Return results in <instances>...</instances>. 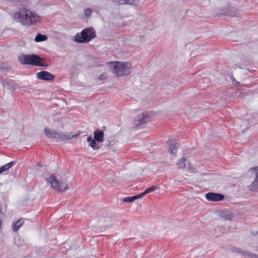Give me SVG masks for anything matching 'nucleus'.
<instances>
[{
  "instance_id": "a878e982",
  "label": "nucleus",
  "mask_w": 258,
  "mask_h": 258,
  "mask_svg": "<svg viewBox=\"0 0 258 258\" xmlns=\"http://www.w3.org/2000/svg\"><path fill=\"white\" fill-rule=\"evenodd\" d=\"M113 3L118 6L123 5V0H111Z\"/></svg>"
},
{
  "instance_id": "9d476101",
  "label": "nucleus",
  "mask_w": 258,
  "mask_h": 258,
  "mask_svg": "<svg viewBox=\"0 0 258 258\" xmlns=\"http://www.w3.org/2000/svg\"><path fill=\"white\" fill-rule=\"evenodd\" d=\"M37 78L40 80L50 81L54 79V76L46 71H41L36 75Z\"/></svg>"
},
{
  "instance_id": "f03ea898",
  "label": "nucleus",
  "mask_w": 258,
  "mask_h": 258,
  "mask_svg": "<svg viewBox=\"0 0 258 258\" xmlns=\"http://www.w3.org/2000/svg\"><path fill=\"white\" fill-rule=\"evenodd\" d=\"M112 73L116 76H127L132 72L131 64L127 62H114L110 63Z\"/></svg>"
},
{
  "instance_id": "b1692460",
  "label": "nucleus",
  "mask_w": 258,
  "mask_h": 258,
  "mask_svg": "<svg viewBox=\"0 0 258 258\" xmlns=\"http://www.w3.org/2000/svg\"><path fill=\"white\" fill-rule=\"evenodd\" d=\"M156 189V187L154 186H152L148 188H147L144 192L140 193L142 197L145 196V195L151 192L152 191H154Z\"/></svg>"
},
{
  "instance_id": "9b49d317",
  "label": "nucleus",
  "mask_w": 258,
  "mask_h": 258,
  "mask_svg": "<svg viewBox=\"0 0 258 258\" xmlns=\"http://www.w3.org/2000/svg\"><path fill=\"white\" fill-rule=\"evenodd\" d=\"M101 221L103 223L104 225L103 226L105 228L115 225L116 223V220L111 217L103 218L101 219Z\"/></svg>"
},
{
  "instance_id": "a211bd4d",
  "label": "nucleus",
  "mask_w": 258,
  "mask_h": 258,
  "mask_svg": "<svg viewBox=\"0 0 258 258\" xmlns=\"http://www.w3.org/2000/svg\"><path fill=\"white\" fill-rule=\"evenodd\" d=\"M141 198H142V196L141 195V194H139V195L131 197H126L124 198L123 201L126 203H131L134 202L135 200L140 199Z\"/></svg>"
},
{
  "instance_id": "6e6552de",
  "label": "nucleus",
  "mask_w": 258,
  "mask_h": 258,
  "mask_svg": "<svg viewBox=\"0 0 258 258\" xmlns=\"http://www.w3.org/2000/svg\"><path fill=\"white\" fill-rule=\"evenodd\" d=\"M250 171L255 176L254 180L249 186V189L251 191L258 190V166L250 169Z\"/></svg>"
},
{
  "instance_id": "0eeeda50",
  "label": "nucleus",
  "mask_w": 258,
  "mask_h": 258,
  "mask_svg": "<svg viewBox=\"0 0 258 258\" xmlns=\"http://www.w3.org/2000/svg\"><path fill=\"white\" fill-rule=\"evenodd\" d=\"M150 120V115L147 112H143L138 115L134 121L135 127H141L144 124L148 122Z\"/></svg>"
},
{
  "instance_id": "423d86ee",
  "label": "nucleus",
  "mask_w": 258,
  "mask_h": 258,
  "mask_svg": "<svg viewBox=\"0 0 258 258\" xmlns=\"http://www.w3.org/2000/svg\"><path fill=\"white\" fill-rule=\"evenodd\" d=\"M45 180L51 184V186L53 188L57 191H62L69 188V185L67 184L58 180L57 177L54 175H51L49 177L46 178Z\"/></svg>"
},
{
  "instance_id": "bb28decb",
  "label": "nucleus",
  "mask_w": 258,
  "mask_h": 258,
  "mask_svg": "<svg viewBox=\"0 0 258 258\" xmlns=\"http://www.w3.org/2000/svg\"><path fill=\"white\" fill-rule=\"evenodd\" d=\"M107 78V75L106 73H103L99 76V80L101 81H104L106 80Z\"/></svg>"
},
{
  "instance_id": "6ab92c4d",
  "label": "nucleus",
  "mask_w": 258,
  "mask_h": 258,
  "mask_svg": "<svg viewBox=\"0 0 258 258\" xmlns=\"http://www.w3.org/2000/svg\"><path fill=\"white\" fill-rule=\"evenodd\" d=\"M2 83L4 86L7 85L11 90H14L15 89V85L12 81H7L6 80H2Z\"/></svg>"
},
{
  "instance_id": "dca6fc26",
  "label": "nucleus",
  "mask_w": 258,
  "mask_h": 258,
  "mask_svg": "<svg viewBox=\"0 0 258 258\" xmlns=\"http://www.w3.org/2000/svg\"><path fill=\"white\" fill-rule=\"evenodd\" d=\"M186 159L185 157H182V158L178 160L176 165L177 167L179 169H183L185 168Z\"/></svg>"
},
{
  "instance_id": "7ed1b4c3",
  "label": "nucleus",
  "mask_w": 258,
  "mask_h": 258,
  "mask_svg": "<svg viewBox=\"0 0 258 258\" xmlns=\"http://www.w3.org/2000/svg\"><path fill=\"white\" fill-rule=\"evenodd\" d=\"M18 60L22 64H31L36 66L46 67L44 59L36 54H23L19 56Z\"/></svg>"
},
{
  "instance_id": "f8f14e48",
  "label": "nucleus",
  "mask_w": 258,
  "mask_h": 258,
  "mask_svg": "<svg viewBox=\"0 0 258 258\" xmlns=\"http://www.w3.org/2000/svg\"><path fill=\"white\" fill-rule=\"evenodd\" d=\"M220 216L225 220H231L234 217L233 214L228 211H223L220 212Z\"/></svg>"
},
{
  "instance_id": "4468645a",
  "label": "nucleus",
  "mask_w": 258,
  "mask_h": 258,
  "mask_svg": "<svg viewBox=\"0 0 258 258\" xmlns=\"http://www.w3.org/2000/svg\"><path fill=\"white\" fill-rule=\"evenodd\" d=\"M87 141L89 145L91 147L93 150H98L100 147L97 144L96 140H93L91 137H89L87 139Z\"/></svg>"
},
{
  "instance_id": "5701e85b",
  "label": "nucleus",
  "mask_w": 258,
  "mask_h": 258,
  "mask_svg": "<svg viewBox=\"0 0 258 258\" xmlns=\"http://www.w3.org/2000/svg\"><path fill=\"white\" fill-rule=\"evenodd\" d=\"M229 251H231V252H233L239 253H240V254H241L242 255H243L244 254H246L247 253V252L243 251L242 249H239V248H237V247H231V248H229Z\"/></svg>"
},
{
  "instance_id": "f257e3e1",
  "label": "nucleus",
  "mask_w": 258,
  "mask_h": 258,
  "mask_svg": "<svg viewBox=\"0 0 258 258\" xmlns=\"http://www.w3.org/2000/svg\"><path fill=\"white\" fill-rule=\"evenodd\" d=\"M15 18L23 25L31 26L35 25L39 21V16L32 12L26 5H22L19 11L15 14Z\"/></svg>"
},
{
  "instance_id": "1a4fd4ad",
  "label": "nucleus",
  "mask_w": 258,
  "mask_h": 258,
  "mask_svg": "<svg viewBox=\"0 0 258 258\" xmlns=\"http://www.w3.org/2000/svg\"><path fill=\"white\" fill-rule=\"evenodd\" d=\"M206 198L210 202H218L223 200L224 197L221 194L208 192L206 195Z\"/></svg>"
},
{
  "instance_id": "2f4dec72",
  "label": "nucleus",
  "mask_w": 258,
  "mask_h": 258,
  "mask_svg": "<svg viewBox=\"0 0 258 258\" xmlns=\"http://www.w3.org/2000/svg\"><path fill=\"white\" fill-rule=\"evenodd\" d=\"M37 165L40 166V167H42V165L41 164H40V163H37Z\"/></svg>"
},
{
  "instance_id": "f3484780",
  "label": "nucleus",
  "mask_w": 258,
  "mask_h": 258,
  "mask_svg": "<svg viewBox=\"0 0 258 258\" xmlns=\"http://www.w3.org/2000/svg\"><path fill=\"white\" fill-rule=\"evenodd\" d=\"M179 147L178 143L170 144L169 146V151L171 154L175 155L177 150Z\"/></svg>"
},
{
  "instance_id": "4be33fe9",
  "label": "nucleus",
  "mask_w": 258,
  "mask_h": 258,
  "mask_svg": "<svg viewBox=\"0 0 258 258\" xmlns=\"http://www.w3.org/2000/svg\"><path fill=\"white\" fill-rule=\"evenodd\" d=\"M15 164H16V162L12 161L3 166H2V169H3L4 171H7L10 168H11L12 166H13Z\"/></svg>"
},
{
  "instance_id": "20e7f679",
  "label": "nucleus",
  "mask_w": 258,
  "mask_h": 258,
  "mask_svg": "<svg viewBox=\"0 0 258 258\" xmlns=\"http://www.w3.org/2000/svg\"><path fill=\"white\" fill-rule=\"evenodd\" d=\"M96 36L95 31L93 28H87L83 30L81 33H78L74 37V41L80 43L89 42Z\"/></svg>"
},
{
  "instance_id": "2eb2a0df",
  "label": "nucleus",
  "mask_w": 258,
  "mask_h": 258,
  "mask_svg": "<svg viewBox=\"0 0 258 258\" xmlns=\"http://www.w3.org/2000/svg\"><path fill=\"white\" fill-rule=\"evenodd\" d=\"M24 220L20 218L12 224V228L14 231H17L21 226L24 224Z\"/></svg>"
},
{
  "instance_id": "c756f323",
  "label": "nucleus",
  "mask_w": 258,
  "mask_h": 258,
  "mask_svg": "<svg viewBox=\"0 0 258 258\" xmlns=\"http://www.w3.org/2000/svg\"><path fill=\"white\" fill-rule=\"evenodd\" d=\"M2 167H0V173L4 172L3 169H2Z\"/></svg>"
},
{
  "instance_id": "ddd939ff",
  "label": "nucleus",
  "mask_w": 258,
  "mask_h": 258,
  "mask_svg": "<svg viewBox=\"0 0 258 258\" xmlns=\"http://www.w3.org/2000/svg\"><path fill=\"white\" fill-rule=\"evenodd\" d=\"M94 139L99 142H102L104 139V133L100 130H96L94 132Z\"/></svg>"
},
{
  "instance_id": "cd10ccee",
  "label": "nucleus",
  "mask_w": 258,
  "mask_h": 258,
  "mask_svg": "<svg viewBox=\"0 0 258 258\" xmlns=\"http://www.w3.org/2000/svg\"><path fill=\"white\" fill-rule=\"evenodd\" d=\"M246 254L249 258H258V255L253 253L247 252Z\"/></svg>"
},
{
  "instance_id": "39448f33",
  "label": "nucleus",
  "mask_w": 258,
  "mask_h": 258,
  "mask_svg": "<svg viewBox=\"0 0 258 258\" xmlns=\"http://www.w3.org/2000/svg\"><path fill=\"white\" fill-rule=\"evenodd\" d=\"M45 135L49 138H54L59 140L61 141H66L74 138L77 137L79 134L70 135L63 132H57L55 130H51L47 127L44 129Z\"/></svg>"
},
{
  "instance_id": "aec40b11",
  "label": "nucleus",
  "mask_w": 258,
  "mask_h": 258,
  "mask_svg": "<svg viewBox=\"0 0 258 258\" xmlns=\"http://www.w3.org/2000/svg\"><path fill=\"white\" fill-rule=\"evenodd\" d=\"M47 37L46 35H42L41 34H38L35 37V41L36 42H40V41H45V40H47Z\"/></svg>"
},
{
  "instance_id": "393cba45",
  "label": "nucleus",
  "mask_w": 258,
  "mask_h": 258,
  "mask_svg": "<svg viewBox=\"0 0 258 258\" xmlns=\"http://www.w3.org/2000/svg\"><path fill=\"white\" fill-rule=\"evenodd\" d=\"M92 14V10L90 9H85L84 11V14L87 17H90Z\"/></svg>"
},
{
  "instance_id": "c85d7f7f",
  "label": "nucleus",
  "mask_w": 258,
  "mask_h": 258,
  "mask_svg": "<svg viewBox=\"0 0 258 258\" xmlns=\"http://www.w3.org/2000/svg\"><path fill=\"white\" fill-rule=\"evenodd\" d=\"M197 169L196 168H193L192 172H197Z\"/></svg>"
},
{
  "instance_id": "412c9836",
  "label": "nucleus",
  "mask_w": 258,
  "mask_h": 258,
  "mask_svg": "<svg viewBox=\"0 0 258 258\" xmlns=\"http://www.w3.org/2000/svg\"><path fill=\"white\" fill-rule=\"evenodd\" d=\"M139 0H123V5H137L139 3Z\"/></svg>"
},
{
  "instance_id": "7c9ffc66",
  "label": "nucleus",
  "mask_w": 258,
  "mask_h": 258,
  "mask_svg": "<svg viewBox=\"0 0 258 258\" xmlns=\"http://www.w3.org/2000/svg\"><path fill=\"white\" fill-rule=\"evenodd\" d=\"M229 15H230V16H236V14H235V15H233V14H231V13H230V14H229Z\"/></svg>"
}]
</instances>
